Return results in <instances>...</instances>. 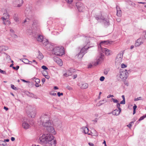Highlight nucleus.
Returning a JSON list of instances; mask_svg holds the SVG:
<instances>
[{
    "mask_svg": "<svg viewBox=\"0 0 146 146\" xmlns=\"http://www.w3.org/2000/svg\"><path fill=\"white\" fill-rule=\"evenodd\" d=\"M54 138L52 134L50 133L44 134L39 137L38 142L42 145L46 144L49 146H55L56 141V140L54 139Z\"/></svg>",
    "mask_w": 146,
    "mask_h": 146,
    "instance_id": "1",
    "label": "nucleus"
},
{
    "mask_svg": "<svg viewBox=\"0 0 146 146\" xmlns=\"http://www.w3.org/2000/svg\"><path fill=\"white\" fill-rule=\"evenodd\" d=\"M41 124L44 126V129H46L47 127L50 126L52 124L51 123V121L48 119V117L46 115H42L40 118Z\"/></svg>",
    "mask_w": 146,
    "mask_h": 146,
    "instance_id": "2",
    "label": "nucleus"
},
{
    "mask_svg": "<svg viewBox=\"0 0 146 146\" xmlns=\"http://www.w3.org/2000/svg\"><path fill=\"white\" fill-rule=\"evenodd\" d=\"M51 50L52 51L54 54L57 56H62L64 54V48L62 47H56L54 48H52Z\"/></svg>",
    "mask_w": 146,
    "mask_h": 146,
    "instance_id": "3",
    "label": "nucleus"
},
{
    "mask_svg": "<svg viewBox=\"0 0 146 146\" xmlns=\"http://www.w3.org/2000/svg\"><path fill=\"white\" fill-rule=\"evenodd\" d=\"M26 110V113L29 117L32 118L34 117L36 113L35 108H33L32 106H29L27 108Z\"/></svg>",
    "mask_w": 146,
    "mask_h": 146,
    "instance_id": "4",
    "label": "nucleus"
},
{
    "mask_svg": "<svg viewBox=\"0 0 146 146\" xmlns=\"http://www.w3.org/2000/svg\"><path fill=\"white\" fill-rule=\"evenodd\" d=\"M76 6L79 12L82 11L85 8L84 5L80 2H78L76 3Z\"/></svg>",
    "mask_w": 146,
    "mask_h": 146,
    "instance_id": "5",
    "label": "nucleus"
},
{
    "mask_svg": "<svg viewBox=\"0 0 146 146\" xmlns=\"http://www.w3.org/2000/svg\"><path fill=\"white\" fill-rule=\"evenodd\" d=\"M23 0H14L13 1V5L15 7H20L23 4Z\"/></svg>",
    "mask_w": 146,
    "mask_h": 146,
    "instance_id": "6",
    "label": "nucleus"
},
{
    "mask_svg": "<svg viewBox=\"0 0 146 146\" xmlns=\"http://www.w3.org/2000/svg\"><path fill=\"white\" fill-rule=\"evenodd\" d=\"M104 55L102 53H101L100 56L97 59V61L94 64L95 66L98 65L104 59Z\"/></svg>",
    "mask_w": 146,
    "mask_h": 146,
    "instance_id": "7",
    "label": "nucleus"
},
{
    "mask_svg": "<svg viewBox=\"0 0 146 146\" xmlns=\"http://www.w3.org/2000/svg\"><path fill=\"white\" fill-rule=\"evenodd\" d=\"M126 73H127V70L125 71H120V77L123 80H125L126 79L127 76L126 74Z\"/></svg>",
    "mask_w": 146,
    "mask_h": 146,
    "instance_id": "8",
    "label": "nucleus"
},
{
    "mask_svg": "<svg viewBox=\"0 0 146 146\" xmlns=\"http://www.w3.org/2000/svg\"><path fill=\"white\" fill-rule=\"evenodd\" d=\"M47 128L46 129V130L49 133H51L53 134H56V132L54 130V128L53 127L52 125L50 126H49L48 127H47Z\"/></svg>",
    "mask_w": 146,
    "mask_h": 146,
    "instance_id": "9",
    "label": "nucleus"
},
{
    "mask_svg": "<svg viewBox=\"0 0 146 146\" xmlns=\"http://www.w3.org/2000/svg\"><path fill=\"white\" fill-rule=\"evenodd\" d=\"M54 61L60 66L62 65V62L61 60L58 58H54Z\"/></svg>",
    "mask_w": 146,
    "mask_h": 146,
    "instance_id": "10",
    "label": "nucleus"
},
{
    "mask_svg": "<svg viewBox=\"0 0 146 146\" xmlns=\"http://www.w3.org/2000/svg\"><path fill=\"white\" fill-rule=\"evenodd\" d=\"M101 49L102 50L103 52L105 53L106 55L108 56L110 54V53L111 52V50H108L107 48H102Z\"/></svg>",
    "mask_w": 146,
    "mask_h": 146,
    "instance_id": "11",
    "label": "nucleus"
},
{
    "mask_svg": "<svg viewBox=\"0 0 146 146\" xmlns=\"http://www.w3.org/2000/svg\"><path fill=\"white\" fill-rule=\"evenodd\" d=\"M91 46H88V47H86V46H84L80 50L81 53L84 54L86 52V51L88 49L91 47Z\"/></svg>",
    "mask_w": 146,
    "mask_h": 146,
    "instance_id": "12",
    "label": "nucleus"
},
{
    "mask_svg": "<svg viewBox=\"0 0 146 146\" xmlns=\"http://www.w3.org/2000/svg\"><path fill=\"white\" fill-rule=\"evenodd\" d=\"M74 72L72 70V69H71L70 70L67 71L64 74V75L66 77L71 75L72 74V72Z\"/></svg>",
    "mask_w": 146,
    "mask_h": 146,
    "instance_id": "13",
    "label": "nucleus"
},
{
    "mask_svg": "<svg viewBox=\"0 0 146 146\" xmlns=\"http://www.w3.org/2000/svg\"><path fill=\"white\" fill-rule=\"evenodd\" d=\"M90 37L88 36H84L82 37V39L85 41V43L88 44L89 43V38Z\"/></svg>",
    "mask_w": 146,
    "mask_h": 146,
    "instance_id": "14",
    "label": "nucleus"
},
{
    "mask_svg": "<svg viewBox=\"0 0 146 146\" xmlns=\"http://www.w3.org/2000/svg\"><path fill=\"white\" fill-rule=\"evenodd\" d=\"M103 22L105 26L107 27L110 25L109 20L107 19L103 18L102 19Z\"/></svg>",
    "mask_w": 146,
    "mask_h": 146,
    "instance_id": "15",
    "label": "nucleus"
},
{
    "mask_svg": "<svg viewBox=\"0 0 146 146\" xmlns=\"http://www.w3.org/2000/svg\"><path fill=\"white\" fill-rule=\"evenodd\" d=\"M22 126L25 129H27L29 128L30 125L27 122L24 121L22 123Z\"/></svg>",
    "mask_w": 146,
    "mask_h": 146,
    "instance_id": "16",
    "label": "nucleus"
},
{
    "mask_svg": "<svg viewBox=\"0 0 146 146\" xmlns=\"http://www.w3.org/2000/svg\"><path fill=\"white\" fill-rule=\"evenodd\" d=\"M121 111H120L118 110L117 109L115 110L112 112V113L113 115H119Z\"/></svg>",
    "mask_w": 146,
    "mask_h": 146,
    "instance_id": "17",
    "label": "nucleus"
},
{
    "mask_svg": "<svg viewBox=\"0 0 146 146\" xmlns=\"http://www.w3.org/2000/svg\"><path fill=\"white\" fill-rule=\"evenodd\" d=\"M116 8L117 11V15L119 17H121V10H120L119 7L117 6L116 7Z\"/></svg>",
    "mask_w": 146,
    "mask_h": 146,
    "instance_id": "18",
    "label": "nucleus"
},
{
    "mask_svg": "<svg viewBox=\"0 0 146 146\" xmlns=\"http://www.w3.org/2000/svg\"><path fill=\"white\" fill-rule=\"evenodd\" d=\"M142 43L141 41V39L140 38H139L136 41L135 43V46H138L142 44Z\"/></svg>",
    "mask_w": 146,
    "mask_h": 146,
    "instance_id": "19",
    "label": "nucleus"
},
{
    "mask_svg": "<svg viewBox=\"0 0 146 146\" xmlns=\"http://www.w3.org/2000/svg\"><path fill=\"white\" fill-rule=\"evenodd\" d=\"M83 130V132H84L85 134L88 133V135H90V133H88L89 131L88 129L86 127H83L82 128Z\"/></svg>",
    "mask_w": 146,
    "mask_h": 146,
    "instance_id": "20",
    "label": "nucleus"
},
{
    "mask_svg": "<svg viewBox=\"0 0 146 146\" xmlns=\"http://www.w3.org/2000/svg\"><path fill=\"white\" fill-rule=\"evenodd\" d=\"M44 38L41 35H39L38 36V37L36 38L38 42H42L43 41Z\"/></svg>",
    "mask_w": 146,
    "mask_h": 146,
    "instance_id": "21",
    "label": "nucleus"
},
{
    "mask_svg": "<svg viewBox=\"0 0 146 146\" xmlns=\"http://www.w3.org/2000/svg\"><path fill=\"white\" fill-rule=\"evenodd\" d=\"M88 84L84 83H82L81 84L80 88L82 89H86L88 87Z\"/></svg>",
    "mask_w": 146,
    "mask_h": 146,
    "instance_id": "22",
    "label": "nucleus"
},
{
    "mask_svg": "<svg viewBox=\"0 0 146 146\" xmlns=\"http://www.w3.org/2000/svg\"><path fill=\"white\" fill-rule=\"evenodd\" d=\"M109 43V42L108 41H104L101 42L100 43V46L101 48H103L102 46H103L104 44H106Z\"/></svg>",
    "mask_w": 146,
    "mask_h": 146,
    "instance_id": "23",
    "label": "nucleus"
},
{
    "mask_svg": "<svg viewBox=\"0 0 146 146\" xmlns=\"http://www.w3.org/2000/svg\"><path fill=\"white\" fill-rule=\"evenodd\" d=\"M38 58L40 60H42L44 57V56L42 54L39 50L38 51Z\"/></svg>",
    "mask_w": 146,
    "mask_h": 146,
    "instance_id": "24",
    "label": "nucleus"
},
{
    "mask_svg": "<svg viewBox=\"0 0 146 146\" xmlns=\"http://www.w3.org/2000/svg\"><path fill=\"white\" fill-rule=\"evenodd\" d=\"M84 55V54H83L82 53H81V52H80L76 55V56H77V57L79 58H81Z\"/></svg>",
    "mask_w": 146,
    "mask_h": 146,
    "instance_id": "25",
    "label": "nucleus"
},
{
    "mask_svg": "<svg viewBox=\"0 0 146 146\" xmlns=\"http://www.w3.org/2000/svg\"><path fill=\"white\" fill-rule=\"evenodd\" d=\"M66 1L67 3L69 4L68 6L70 8H72V7L71 3L73 1V0H66Z\"/></svg>",
    "mask_w": 146,
    "mask_h": 146,
    "instance_id": "26",
    "label": "nucleus"
},
{
    "mask_svg": "<svg viewBox=\"0 0 146 146\" xmlns=\"http://www.w3.org/2000/svg\"><path fill=\"white\" fill-rule=\"evenodd\" d=\"M8 49V47L4 46H2L0 47V50L2 51H5Z\"/></svg>",
    "mask_w": 146,
    "mask_h": 146,
    "instance_id": "27",
    "label": "nucleus"
},
{
    "mask_svg": "<svg viewBox=\"0 0 146 146\" xmlns=\"http://www.w3.org/2000/svg\"><path fill=\"white\" fill-rule=\"evenodd\" d=\"M43 40V41H42V42L44 45L46 46L48 44L49 42L47 40L44 38Z\"/></svg>",
    "mask_w": 146,
    "mask_h": 146,
    "instance_id": "28",
    "label": "nucleus"
},
{
    "mask_svg": "<svg viewBox=\"0 0 146 146\" xmlns=\"http://www.w3.org/2000/svg\"><path fill=\"white\" fill-rule=\"evenodd\" d=\"M23 60V62L26 64H28L29 62L32 63V61H29L28 59L26 58H24Z\"/></svg>",
    "mask_w": 146,
    "mask_h": 146,
    "instance_id": "29",
    "label": "nucleus"
},
{
    "mask_svg": "<svg viewBox=\"0 0 146 146\" xmlns=\"http://www.w3.org/2000/svg\"><path fill=\"white\" fill-rule=\"evenodd\" d=\"M26 94L28 96L30 97H32L33 96H34V94H33L30 93L28 92H26Z\"/></svg>",
    "mask_w": 146,
    "mask_h": 146,
    "instance_id": "30",
    "label": "nucleus"
},
{
    "mask_svg": "<svg viewBox=\"0 0 146 146\" xmlns=\"http://www.w3.org/2000/svg\"><path fill=\"white\" fill-rule=\"evenodd\" d=\"M13 18L14 19V20L16 22H18L19 21V19L17 17V15L15 14L13 16Z\"/></svg>",
    "mask_w": 146,
    "mask_h": 146,
    "instance_id": "31",
    "label": "nucleus"
},
{
    "mask_svg": "<svg viewBox=\"0 0 146 146\" xmlns=\"http://www.w3.org/2000/svg\"><path fill=\"white\" fill-rule=\"evenodd\" d=\"M106 102V100H100L99 102V103H100V105H99V106L101 105H102L105 102Z\"/></svg>",
    "mask_w": 146,
    "mask_h": 146,
    "instance_id": "32",
    "label": "nucleus"
},
{
    "mask_svg": "<svg viewBox=\"0 0 146 146\" xmlns=\"http://www.w3.org/2000/svg\"><path fill=\"white\" fill-rule=\"evenodd\" d=\"M146 117V114H145L142 116L138 120V121H139L142 120H143Z\"/></svg>",
    "mask_w": 146,
    "mask_h": 146,
    "instance_id": "33",
    "label": "nucleus"
},
{
    "mask_svg": "<svg viewBox=\"0 0 146 146\" xmlns=\"http://www.w3.org/2000/svg\"><path fill=\"white\" fill-rule=\"evenodd\" d=\"M33 80H35V82L36 83H39L40 82V80L38 78H33Z\"/></svg>",
    "mask_w": 146,
    "mask_h": 146,
    "instance_id": "34",
    "label": "nucleus"
},
{
    "mask_svg": "<svg viewBox=\"0 0 146 146\" xmlns=\"http://www.w3.org/2000/svg\"><path fill=\"white\" fill-rule=\"evenodd\" d=\"M120 103H117V104L116 105V106H117V107L118 108V110H119L120 111H121V109L120 108Z\"/></svg>",
    "mask_w": 146,
    "mask_h": 146,
    "instance_id": "35",
    "label": "nucleus"
},
{
    "mask_svg": "<svg viewBox=\"0 0 146 146\" xmlns=\"http://www.w3.org/2000/svg\"><path fill=\"white\" fill-rule=\"evenodd\" d=\"M0 72L2 74H6V73L5 71L2 70L1 69H0Z\"/></svg>",
    "mask_w": 146,
    "mask_h": 146,
    "instance_id": "36",
    "label": "nucleus"
},
{
    "mask_svg": "<svg viewBox=\"0 0 146 146\" xmlns=\"http://www.w3.org/2000/svg\"><path fill=\"white\" fill-rule=\"evenodd\" d=\"M11 87L12 89L14 90H17V88L15 87L13 84H11Z\"/></svg>",
    "mask_w": 146,
    "mask_h": 146,
    "instance_id": "37",
    "label": "nucleus"
},
{
    "mask_svg": "<svg viewBox=\"0 0 146 146\" xmlns=\"http://www.w3.org/2000/svg\"><path fill=\"white\" fill-rule=\"evenodd\" d=\"M134 122L133 121H131L128 125H127L129 128H130L132 126V124Z\"/></svg>",
    "mask_w": 146,
    "mask_h": 146,
    "instance_id": "38",
    "label": "nucleus"
},
{
    "mask_svg": "<svg viewBox=\"0 0 146 146\" xmlns=\"http://www.w3.org/2000/svg\"><path fill=\"white\" fill-rule=\"evenodd\" d=\"M111 100L113 101L115 103H117L118 102V100H117L116 99H114L113 98H112Z\"/></svg>",
    "mask_w": 146,
    "mask_h": 146,
    "instance_id": "39",
    "label": "nucleus"
},
{
    "mask_svg": "<svg viewBox=\"0 0 146 146\" xmlns=\"http://www.w3.org/2000/svg\"><path fill=\"white\" fill-rule=\"evenodd\" d=\"M19 68V66H17L16 67H13V68L16 70H17Z\"/></svg>",
    "mask_w": 146,
    "mask_h": 146,
    "instance_id": "40",
    "label": "nucleus"
},
{
    "mask_svg": "<svg viewBox=\"0 0 146 146\" xmlns=\"http://www.w3.org/2000/svg\"><path fill=\"white\" fill-rule=\"evenodd\" d=\"M41 68L42 69H43L44 70H46L48 69V68L46 66L44 65L42 66Z\"/></svg>",
    "mask_w": 146,
    "mask_h": 146,
    "instance_id": "41",
    "label": "nucleus"
},
{
    "mask_svg": "<svg viewBox=\"0 0 146 146\" xmlns=\"http://www.w3.org/2000/svg\"><path fill=\"white\" fill-rule=\"evenodd\" d=\"M104 79L105 77L103 76H102L100 77V80L101 81H103L104 80Z\"/></svg>",
    "mask_w": 146,
    "mask_h": 146,
    "instance_id": "42",
    "label": "nucleus"
},
{
    "mask_svg": "<svg viewBox=\"0 0 146 146\" xmlns=\"http://www.w3.org/2000/svg\"><path fill=\"white\" fill-rule=\"evenodd\" d=\"M95 17L96 19L97 20H98V19H100L102 20V19H103V17H98V16H96V17Z\"/></svg>",
    "mask_w": 146,
    "mask_h": 146,
    "instance_id": "43",
    "label": "nucleus"
},
{
    "mask_svg": "<svg viewBox=\"0 0 146 146\" xmlns=\"http://www.w3.org/2000/svg\"><path fill=\"white\" fill-rule=\"evenodd\" d=\"M127 67V65L124 64L122 63L121 64V67L122 68H124Z\"/></svg>",
    "mask_w": 146,
    "mask_h": 146,
    "instance_id": "44",
    "label": "nucleus"
},
{
    "mask_svg": "<svg viewBox=\"0 0 146 146\" xmlns=\"http://www.w3.org/2000/svg\"><path fill=\"white\" fill-rule=\"evenodd\" d=\"M63 94L62 93H60L59 92L57 93V95L59 97L60 96H62Z\"/></svg>",
    "mask_w": 146,
    "mask_h": 146,
    "instance_id": "45",
    "label": "nucleus"
},
{
    "mask_svg": "<svg viewBox=\"0 0 146 146\" xmlns=\"http://www.w3.org/2000/svg\"><path fill=\"white\" fill-rule=\"evenodd\" d=\"M125 100H123L122 101H121L120 102V104H125Z\"/></svg>",
    "mask_w": 146,
    "mask_h": 146,
    "instance_id": "46",
    "label": "nucleus"
},
{
    "mask_svg": "<svg viewBox=\"0 0 146 146\" xmlns=\"http://www.w3.org/2000/svg\"><path fill=\"white\" fill-rule=\"evenodd\" d=\"M43 75L45 77V78L47 79H48L49 78H50V76L47 75H44L43 73H42Z\"/></svg>",
    "mask_w": 146,
    "mask_h": 146,
    "instance_id": "47",
    "label": "nucleus"
},
{
    "mask_svg": "<svg viewBox=\"0 0 146 146\" xmlns=\"http://www.w3.org/2000/svg\"><path fill=\"white\" fill-rule=\"evenodd\" d=\"M124 83L125 85L127 86H128L129 83H128V82L127 81H124Z\"/></svg>",
    "mask_w": 146,
    "mask_h": 146,
    "instance_id": "48",
    "label": "nucleus"
},
{
    "mask_svg": "<svg viewBox=\"0 0 146 146\" xmlns=\"http://www.w3.org/2000/svg\"><path fill=\"white\" fill-rule=\"evenodd\" d=\"M66 88L69 90H72V88L70 86H68L66 87Z\"/></svg>",
    "mask_w": 146,
    "mask_h": 146,
    "instance_id": "49",
    "label": "nucleus"
},
{
    "mask_svg": "<svg viewBox=\"0 0 146 146\" xmlns=\"http://www.w3.org/2000/svg\"><path fill=\"white\" fill-rule=\"evenodd\" d=\"M141 97H138V98H135V99H134V101H138V100H141Z\"/></svg>",
    "mask_w": 146,
    "mask_h": 146,
    "instance_id": "50",
    "label": "nucleus"
},
{
    "mask_svg": "<svg viewBox=\"0 0 146 146\" xmlns=\"http://www.w3.org/2000/svg\"><path fill=\"white\" fill-rule=\"evenodd\" d=\"M5 54H6V55L7 56L6 58L7 59H11L10 56L9 55H8L7 53H5Z\"/></svg>",
    "mask_w": 146,
    "mask_h": 146,
    "instance_id": "51",
    "label": "nucleus"
},
{
    "mask_svg": "<svg viewBox=\"0 0 146 146\" xmlns=\"http://www.w3.org/2000/svg\"><path fill=\"white\" fill-rule=\"evenodd\" d=\"M27 20H29V19L27 18L24 21L23 23L27 22L29 23V21H27Z\"/></svg>",
    "mask_w": 146,
    "mask_h": 146,
    "instance_id": "52",
    "label": "nucleus"
},
{
    "mask_svg": "<svg viewBox=\"0 0 146 146\" xmlns=\"http://www.w3.org/2000/svg\"><path fill=\"white\" fill-rule=\"evenodd\" d=\"M3 143H4V141H0V145H3Z\"/></svg>",
    "mask_w": 146,
    "mask_h": 146,
    "instance_id": "53",
    "label": "nucleus"
},
{
    "mask_svg": "<svg viewBox=\"0 0 146 146\" xmlns=\"http://www.w3.org/2000/svg\"><path fill=\"white\" fill-rule=\"evenodd\" d=\"M104 73L105 75H107L108 73V71L106 70H104Z\"/></svg>",
    "mask_w": 146,
    "mask_h": 146,
    "instance_id": "54",
    "label": "nucleus"
},
{
    "mask_svg": "<svg viewBox=\"0 0 146 146\" xmlns=\"http://www.w3.org/2000/svg\"><path fill=\"white\" fill-rule=\"evenodd\" d=\"M88 144L90 146H94V144L92 143H89Z\"/></svg>",
    "mask_w": 146,
    "mask_h": 146,
    "instance_id": "55",
    "label": "nucleus"
},
{
    "mask_svg": "<svg viewBox=\"0 0 146 146\" xmlns=\"http://www.w3.org/2000/svg\"><path fill=\"white\" fill-rule=\"evenodd\" d=\"M77 74H76L74 75L72 77L73 79H75L76 78V77H77Z\"/></svg>",
    "mask_w": 146,
    "mask_h": 146,
    "instance_id": "56",
    "label": "nucleus"
},
{
    "mask_svg": "<svg viewBox=\"0 0 146 146\" xmlns=\"http://www.w3.org/2000/svg\"><path fill=\"white\" fill-rule=\"evenodd\" d=\"M50 94L51 95L53 96H55L56 95V93H54V92H51L50 93Z\"/></svg>",
    "mask_w": 146,
    "mask_h": 146,
    "instance_id": "57",
    "label": "nucleus"
},
{
    "mask_svg": "<svg viewBox=\"0 0 146 146\" xmlns=\"http://www.w3.org/2000/svg\"><path fill=\"white\" fill-rule=\"evenodd\" d=\"M39 83H36V84H35V86L36 87H38L39 86V85L38 84Z\"/></svg>",
    "mask_w": 146,
    "mask_h": 146,
    "instance_id": "58",
    "label": "nucleus"
},
{
    "mask_svg": "<svg viewBox=\"0 0 146 146\" xmlns=\"http://www.w3.org/2000/svg\"><path fill=\"white\" fill-rule=\"evenodd\" d=\"M21 80L23 82H26V83H28L29 82V81H26L25 80H23V79H21Z\"/></svg>",
    "mask_w": 146,
    "mask_h": 146,
    "instance_id": "59",
    "label": "nucleus"
},
{
    "mask_svg": "<svg viewBox=\"0 0 146 146\" xmlns=\"http://www.w3.org/2000/svg\"><path fill=\"white\" fill-rule=\"evenodd\" d=\"M137 106L135 104L133 107V110H136V109L137 108Z\"/></svg>",
    "mask_w": 146,
    "mask_h": 146,
    "instance_id": "60",
    "label": "nucleus"
},
{
    "mask_svg": "<svg viewBox=\"0 0 146 146\" xmlns=\"http://www.w3.org/2000/svg\"><path fill=\"white\" fill-rule=\"evenodd\" d=\"M45 81V79L44 78H42V81L43 83L44 84Z\"/></svg>",
    "mask_w": 146,
    "mask_h": 146,
    "instance_id": "61",
    "label": "nucleus"
},
{
    "mask_svg": "<svg viewBox=\"0 0 146 146\" xmlns=\"http://www.w3.org/2000/svg\"><path fill=\"white\" fill-rule=\"evenodd\" d=\"M3 109H4L6 111L8 110L9 109L8 108L5 106H4L3 107Z\"/></svg>",
    "mask_w": 146,
    "mask_h": 146,
    "instance_id": "62",
    "label": "nucleus"
},
{
    "mask_svg": "<svg viewBox=\"0 0 146 146\" xmlns=\"http://www.w3.org/2000/svg\"><path fill=\"white\" fill-rule=\"evenodd\" d=\"M98 119L97 118H96L94 120H93L92 121H94V122H95V123H96L97 121V120Z\"/></svg>",
    "mask_w": 146,
    "mask_h": 146,
    "instance_id": "63",
    "label": "nucleus"
},
{
    "mask_svg": "<svg viewBox=\"0 0 146 146\" xmlns=\"http://www.w3.org/2000/svg\"><path fill=\"white\" fill-rule=\"evenodd\" d=\"M11 140L12 141H14L15 140V138L14 137H12L11 138Z\"/></svg>",
    "mask_w": 146,
    "mask_h": 146,
    "instance_id": "64",
    "label": "nucleus"
}]
</instances>
